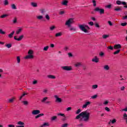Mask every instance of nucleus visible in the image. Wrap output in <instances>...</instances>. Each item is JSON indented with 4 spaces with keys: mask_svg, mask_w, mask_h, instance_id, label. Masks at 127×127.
I'll return each instance as SVG.
<instances>
[{
    "mask_svg": "<svg viewBox=\"0 0 127 127\" xmlns=\"http://www.w3.org/2000/svg\"><path fill=\"white\" fill-rule=\"evenodd\" d=\"M82 112L80 109H78L76 112L75 114L78 115L75 117L76 120H79L80 119V121H83L85 123L89 122L90 120V112L87 111Z\"/></svg>",
    "mask_w": 127,
    "mask_h": 127,
    "instance_id": "nucleus-1",
    "label": "nucleus"
},
{
    "mask_svg": "<svg viewBox=\"0 0 127 127\" xmlns=\"http://www.w3.org/2000/svg\"><path fill=\"white\" fill-rule=\"evenodd\" d=\"M79 28L82 31L85 32V33H88V30L87 29L90 30V28L88 26V25L85 24L79 25Z\"/></svg>",
    "mask_w": 127,
    "mask_h": 127,
    "instance_id": "nucleus-2",
    "label": "nucleus"
},
{
    "mask_svg": "<svg viewBox=\"0 0 127 127\" xmlns=\"http://www.w3.org/2000/svg\"><path fill=\"white\" fill-rule=\"evenodd\" d=\"M34 52L33 50H29L28 52V55L25 57V59H33L34 58Z\"/></svg>",
    "mask_w": 127,
    "mask_h": 127,
    "instance_id": "nucleus-3",
    "label": "nucleus"
},
{
    "mask_svg": "<svg viewBox=\"0 0 127 127\" xmlns=\"http://www.w3.org/2000/svg\"><path fill=\"white\" fill-rule=\"evenodd\" d=\"M73 23L74 18H70L65 22V25H66L67 27H71V24H73Z\"/></svg>",
    "mask_w": 127,
    "mask_h": 127,
    "instance_id": "nucleus-4",
    "label": "nucleus"
},
{
    "mask_svg": "<svg viewBox=\"0 0 127 127\" xmlns=\"http://www.w3.org/2000/svg\"><path fill=\"white\" fill-rule=\"evenodd\" d=\"M95 11L99 12L100 14H104L105 13V9L104 8H100L99 7H97L94 9Z\"/></svg>",
    "mask_w": 127,
    "mask_h": 127,
    "instance_id": "nucleus-5",
    "label": "nucleus"
},
{
    "mask_svg": "<svg viewBox=\"0 0 127 127\" xmlns=\"http://www.w3.org/2000/svg\"><path fill=\"white\" fill-rule=\"evenodd\" d=\"M62 69L64 71H72V66H63L61 67Z\"/></svg>",
    "mask_w": 127,
    "mask_h": 127,
    "instance_id": "nucleus-6",
    "label": "nucleus"
},
{
    "mask_svg": "<svg viewBox=\"0 0 127 127\" xmlns=\"http://www.w3.org/2000/svg\"><path fill=\"white\" fill-rule=\"evenodd\" d=\"M23 37H24V36H23V35L19 36L18 38H17V36H16L14 37V39L15 40H17V41H21V40H22Z\"/></svg>",
    "mask_w": 127,
    "mask_h": 127,
    "instance_id": "nucleus-7",
    "label": "nucleus"
},
{
    "mask_svg": "<svg viewBox=\"0 0 127 127\" xmlns=\"http://www.w3.org/2000/svg\"><path fill=\"white\" fill-rule=\"evenodd\" d=\"M91 105V102L90 101H86L84 103V104L82 106V109H86L88 106Z\"/></svg>",
    "mask_w": 127,
    "mask_h": 127,
    "instance_id": "nucleus-8",
    "label": "nucleus"
},
{
    "mask_svg": "<svg viewBox=\"0 0 127 127\" xmlns=\"http://www.w3.org/2000/svg\"><path fill=\"white\" fill-rule=\"evenodd\" d=\"M54 98L56 99V102L57 103H62V99L58 97V95H55Z\"/></svg>",
    "mask_w": 127,
    "mask_h": 127,
    "instance_id": "nucleus-9",
    "label": "nucleus"
},
{
    "mask_svg": "<svg viewBox=\"0 0 127 127\" xmlns=\"http://www.w3.org/2000/svg\"><path fill=\"white\" fill-rule=\"evenodd\" d=\"M116 3L117 4H118L119 5L122 4H123V5H127V2H125V1H122L121 0H117L116 1Z\"/></svg>",
    "mask_w": 127,
    "mask_h": 127,
    "instance_id": "nucleus-10",
    "label": "nucleus"
},
{
    "mask_svg": "<svg viewBox=\"0 0 127 127\" xmlns=\"http://www.w3.org/2000/svg\"><path fill=\"white\" fill-rule=\"evenodd\" d=\"M114 48L116 50H119V49H121V48H122V45H121V44L115 45Z\"/></svg>",
    "mask_w": 127,
    "mask_h": 127,
    "instance_id": "nucleus-11",
    "label": "nucleus"
},
{
    "mask_svg": "<svg viewBox=\"0 0 127 127\" xmlns=\"http://www.w3.org/2000/svg\"><path fill=\"white\" fill-rule=\"evenodd\" d=\"M40 114V111L39 110H35L32 112V115H39Z\"/></svg>",
    "mask_w": 127,
    "mask_h": 127,
    "instance_id": "nucleus-12",
    "label": "nucleus"
},
{
    "mask_svg": "<svg viewBox=\"0 0 127 127\" xmlns=\"http://www.w3.org/2000/svg\"><path fill=\"white\" fill-rule=\"evenodd\" d=\"M92 62H95V63H98L99 62V59L97 56H95L94 58L92 59Z\"/></svg>",
    "mask_w": 127,
    "mask_h": 127,
    "instance_id": "nucleus-13",
    "label": "nucleus"
},
{
    "mask_svg": "<svg viewBox=\"0 0 127 127\" xmlns=\"http://www.w3.org/2000/svg\"><path fill=\"white\" fill-rule=\"evenodd\" d=\"M62 35H63V33L62 32H58L56 33L55 37H60Z\"/></svg>",
    "mask_w": 127,
    "mask_h": 127,
    "instance_id": "nucleus-14",
    "label": "nucleus"
},
{
    "mask_svg": "<svg viewBox=\"0 0 127 127\" xmlns=\"http://www.w3.org/2000/svg\"><path fill=\"white\" fill-rule=\"evenodd\" d=\"M62 4H63V5H65V6H66V5H68V1L67 0H64L62 2Z\"/></svg>",
    "mask_w": 127,
    "mask_h": 127,
    "instance_id": "nucleus-15",
    "label": "nucleus"
},
{
    "mask_svg": "<svg viewBox=\"0 0 127 127\" xmlns=\"http://www.w3.org/2000/svg\"><path fill=\"white\" fill-rule=\"evenodd\" d=\"M47 78H48L49 79H56V76L53 75H48Z\"/></svg>",
    "mask_w": 127,
    "mask_h": 127,
    "instance_id": "nucleus-16",
    "label": "nucleus"
},
{
    "mask_svg": "<svg viewBox=\"0 0 127 127\" xmlns=\"http://www.w3.org/2000/svg\"><path fill=\"white\" fill-rule=\"evenodd\" d=\"M69 28V30L70 31H76V30H77V29H76V28L74 27H71V26H70V27H68Z\"/></svg>",
    "mask_w": 127,
    "mask_h": 127,
    "instance_id": "nucleus-17",
    "label": "nucleus"
},
{
    "mask_svg": "<svg viewBox=\"0 0 127 127\" xmlns=\"http://www.w3.org/2000/svg\"><path fill=\"white\" fill-rule=\"evenodd\" d=\"M103 68L105 71H109V70H110V66H109L108 65H104Z\"/></svg>",
    "mask_w": 127,
    "mask_h": 127,
    "instance_id": "nucleus-18",
    "label": "nucleus"
},
{
    "mask_svg": "<svg viewBox=\"0 0 127 127\" xmlns=\"http://www.w3.org/2000/svg\"><path fill=\"white\" fill-rule=\"evenodd\" d=\"M49 127V123H45L42 125L40 126V127Z\"/></svg>",
    "mask_w": 127,
    "mask_h": 127,
    "instance_id": "nucleus-19",
    "label": "nucleus"
},
{
    "mask_svg": "<svg viewBox=\"0 0 127 127\" xmlns=\"http://www.w3.org/2000/svg\"><path fill=\"white\" fill-rule=\"evenodd\" d=\"M31 5L33 7H37V3H35L34 2H32L31 3Z\"/></svg>",
    "mask_w": 127,
    "mask_h": 127,
    "instance_id": "nucleus-20",
    "label": "nucleus"
},
{
    "mask_svg": "<svg viewBox=\"0 0 127 127\" xmlns=\"http://www.w3.org/2000/svg\"><path fill=\"white\" fill-rule=\"evenodd\" d=\"M21 31H22V29L21 28L18 29V30L16 31V34H17V35H18V34H19V33H20Z\"/></svg>",
    "mask_w": 127,
    "mask_h": 127,
    "instance_id": "nucleus-21",
    "label": "nucleus"
},
{
    "mask_svg": "<svg viewBox=\"0 0 127 127\" xmlns=\"http://www.w3.org/2000/svg\"><path fill=\"white\" fill-rule=\"evenodd\" d=\"M43 116H44V114L42 113L37 115L35 118V119H38V118H40V117H43Z\"/></svg>",
    "mask_w": 127,
    "mask_h": 127,
    "instance_id": "nucleus-22",
    "label": "nucleus"
},
{
    "mask_svg": "<svg viewBox=\"0 0 127 127\" xmlns=\"http://www.w3.org/2000/svg\"><path fill=\"white\" fill-rule=\"evenodd\" d=\"M11 7L12 9H17V8L16 7V6L15 5V4H11Z\"/></svg>",
    "mask_w": 127,
    "mask_h": 127,
    "instance_id": "nucleus-23",
    "label": "nucleus"
},
{
    "mask_svg": "<svg viewBox=\"0 0 127 127\" xmlns=\"http://www.w3.org/2000/svg\"><path fill=\"white\" fill-rule=\"evenodd\" d=\"M48 99V97H45L41 100V102L42 103H45Z\"/></svg>",
    "mask_w": 127,
    "mask_h": 127,
    "instance_id": "nucleus-24",
    "label": "nucleus"
},
{
    "mask_svg": "<svg viewBox=\"0 0 127 127\" xmlns=\"http://www.w3.org/2000/svg\"><path fill=\"white\" fill-rule=\"evenodd\" d=\"M14 98L13 97L11 99H8V103H13V101H14Z\"/></svg>",
    "mask_w": 127,
    "mask_h": 127,
    "instance_id": "nucleus-25",
    "label": "nucleus"
},
{
    "mask_svg": "<svg viewBox=\"0 0 127 127\" xmlns=\"http://www.w3.org/2000/svg\"><path fill=\"white\" fill-rule=\"evenodd\" d=\"M114 10L115 11H122V8H120V7H116L114 8Z\"/></svg>",
    "mask_w": 127,
    "mask_h": 127,
    "instance_id": "nucleus-26",
    "label": "nucleus"
},
{
    "mask_svg": "<svg viewBox=\"0 0 127 127\" xmlns=\"http://www.w3.org/2000/svg\"><path fill=\"white\" fill-rule=\"evenodd\" d=\"M17 125L19 126H24V123L23 122L19 121L17 122Z\"/></svg>",
    "mask_w": 127,
    "mask_h": 127,
    "instance_id": "nucleus-27",
    "label": "nucleus"
},
{
    "mask_svg": "<svg viewBox=\"0 0 127 127\" xmlns=\"http://www.w3.org/2000/svg\"><path fill=\"white\" fill-rule=\"evenodd\" d=\"M22 103H23L24 106H28V101H23Z\"/></svg>",
    "mask_w": 127,
    "mask_h": 127,
    "instance_id": "nucleus-28",
    "label": "nucleus"
},
{
    "mask_svg": "<svg viewBox=\"0 0 127 127\" xmlns=\"http://www.w3.org/2000/svg\"><path fill=\"white\" fill-rule=\"evenodd\" d=\"M40 11H41L42 14H43L44 13H45V12H46V10H45V9H40Z\"/></svg>",
    "mask_w": 127,
    "mask_h": 127,
    "instance_id": "nucleus-29",
    "label": "nucleus"
},
{
    "mask_svg": "<svg viewBox=\"0 0 127 127\" xmlns=\"http://www.w3.org/2000/svg\"><path fill=\"white\" fill-rule=\"evenodd\" d=\"M27 94H28V93H26L25 92H24L23 94L20 97L19 100H21V99H22V98H23V97H24V96H25Z\"/></svg>",
    "mask_w": 127,
    "mask_h": 127,
    "instance_id": "nucleus-30",
    "label": "nucleus"
},
{
    "mask_svg": "<svg viewBox=\"0 0 127 127\" xmlns=\"http://www.w3.org/2000/svg\"><path fill=\"white\" fill-rule=\"evenodd\" d=\"M120 52H121V50L119 49L117 51H116L114 53V55H116L117 54H119V53H120Z\"/></svg>",
    "mask_w": 127,
    "mask_h": 127,
    "instance_id": "nucleus-31",
    "label": "nucleus"
},
{
    "mask_svg": "<svg viewBox=\"0 0 127 127\" xmlns=\"http://www.w3.org/2000/svg\"><path fill=\"white\" fill-rule=\"evenodd\" d=\"M45 18L47 19V20H50V17L49 16V15H48V14H46Z\"/></svg>",
    "mask_w": 127,
    "mask_h": 127,
    "instance_id": "nucleus-32",
    "label": "nucleus"
},
{
    "mask_svg": "<svg viewBox=\"0 0 127 127\" xmlns=\"http://www.w3.org/2000/svg\"><path fill=\"white\" fill-rule=\"evenodd\" d=\"M5 46L7 48H11L12 45H11V44H7L6 45H5Z\"/></svg>",
    "mask_w": 127,
    "mask_h": 127,
    "instance_id": "nucleus-33",
    "label": "nucleus"
},
{
    "mask_svg": "<svg viewBox=\"0 0 127 127\" xmlns=\"http://www.w3.org/2000/svg\"><path fill=\"white\" fill-rule=\"evenodd\" d=\"M57 115L59 116L64 117V118H65V114H64L58 113Z\"/></svg>",
    "mask_w": 127,
    "mask_h": 127,
    "instance_id": "nucleus-34",
    "label": "nucleus"
},
{
    "mask_svg": "<svg viewBox=\"0 0 127 127\" xmlns=\"http://www.w3.org/2000/svg\"><path fill=\"white\" fill-rule=\"evenodd\" d=\"M109 35H103L102 36V37L103 38V39H107V38H108V37H109Z\"/></svg>",
    "mask_w": 127,
    "mask_h": 127,
    "instance_id": "nucleus-35",
    "label": "nucleus"
},
{
    "mask_svg": "<svg viewBox=\"0 0 127 127\" xmlns=\"http://www.w3.org/2000/svg\"><path fill=\"white\" fill-rule=\"evenodd\" d=\"M17 63L18 64H19L20 63V57H17Z\"/></svg>",
    "mask_w": 127,
    "mask_h": 127,
    "instance_id": "nucleus-36",
    "label": "nucleus"
},
{
    "mask_svg": "<svg viewBox=\"0 0 127 127\" xmlns=\"http://www.w3.org/2000/svg\"><path fill=\"white\" fill-rule=\"evenodd\" d=\"M81 65H82L81 64V63H77L75 64V67H80V66H81Z\"/></svg>",
    "mask_w": 127,
    "mask_h": 127,
    "instance_id": "nucleus-37",
    "label": "nucleus"
},
{
    "mask_svg": "<svg viewBox=\"0 0 127 127\" xmlns=\"http://www.w3.org/2000/svg\"><path fill=\"white\" fill-rule=\"evenodd\" d=\"M37 19H39V20L43 19V16H42V15L38 16H37Z\"/></svg>",
    "mask_w": 127,
    "mask_h": 127,
    "instance_id": "nucleus-38",
    "label": "nucleus"
},
{
    "mask_svg": "<svg viewBox=\"0 0 127 127\" xmlns=\"http://www.w3.org/2000/svg\"><path fill=\"white\" fill-rule=\"evenodd\" d=\"M4 5H8V1L7 0H4Z\"/></svg>",
    "mask_w": 127,
    "mask_h": 127,
    "instance_id": "nucleus-39",
    "label": "nucleus"
},
{
    "mask_svg": "<svg viewBox=\"0 0 127 127\" xmlns=\"http://www.w3.org/2000/svg\"><path fill=\"white\" fill-rule=\"evenodd\" d=\"M57 119V116H53L51 118V121H55Z\"/></svg>",
    "mask_w": 127,
    "mask_h": 127,
    "instance_id": "nucleus-40",
    "label": "nucleus"
},
{
    "mask_svg": "<svg viewBox=\"0 0 127 127\" xmlns=\"http://www.w3.org/2000/svg\"><path fill=\"white\" fill-rule=\"evenodd\" d=\"M94 25L95 26V27H97V28H100V25H99V23H95L94 24Z\"/></svg>",
    "mask_w": 127,
    "mask_h": 127,
    "instance_id": "nucleus-41",
    "label": "nucleus"
},
{
    "mask_svg": "<svg viewBox=\"0 0 127 127\" xmlns=\"http://www.w3.org/2000/svg\"><path fill=\"white\" fill-rule=\"evenodd\" d=\"M92 2L93 3V6H96L97 5V2L95 0H92Z\"/></svg>",
    "mask_w": 127,
    "mask_h": 127,
    "instance_id": "nucleus-42",
    "label": "nucleus"
},
{
    "mask_svg": "<svg viewBox=\"0 0 127 127\" xmlns=\"http://www.w3.org/2000/svg\"><path fill=\"white\" fill-rule=\"evenodd\" d=\"M107 49H109L110 50H114V48L112 46H110L108 47Z\"/></svg>",
    "mask_w": 127,
    "mask_h": 127,
    "instance_id": "nucleus-43",
    "label": "nucleus"
},
{
    "mask_svg": "<svg viewBox=\"0 0 127 127\" xmlns=\"http://www.w3.org/2000/svg\"><path fill=\"white\" fill-rule=\"evenodd\" d=\"M61 127H68V124L65 123V124H63Z\"/></svg>",
    "mask_w": 127,
    "mask_h": 127,
    "instance_id": "nucleus-44",
    "label": "nucleus"
},
{
    "mask_svg": "<svg viewBox=\"0 0 127 127\" xmlns=\"http://www.w3.org/2000/svg\"><path fill=\"white\" fill-rule=\"evenodd\" d=\"M98 88V85L94 84L92 85V89H97Z\"/></svg>",
    "mask_w": 127,
    "mask_h": 127,
    "instance_id": "nucleus-45",
    "label": "nucleus"
},
{
    "mask_svg": "<svg viewBox=\"0 0 127 127\" xmlns=\"http://www.w3.org/2000/svg\"><path fill=\"white\" fill-rule=\"evenodd\" d=\"M0 34H5V32L2 31V29H0Z\"/></svg>",
    "mask_w": 127,
    "mask_h": 127,
    "instance_id": "nucleus-46",
    "label": "nucleus"
},
{
    "mask_svg": "<svg viewBox=\"0 0 127 127\" xmlns=\"http://www.w3.org/2000/svg\"><path fill=\"white\" fill-rule=\"evenodd\" d=\"M48 48H49V46H46L44 48V51H47L48 50Z\"/></svg>",
    "mask_w": 127,
    "mask_h": 127,
    "instance_id": "nucleus-47",
    "label": "nucleus"
},
{
    "mask_svg": "<svg viewBox=\"0 0 127 127\" xmlns=\"http://www.w3.org/2000/svg\"><path fill=\"white\" fill-rule=\"evenodd\" d=\"M16 22H17V19L16 18V17H15L13 20V23H16Z\"/></svg>",
    "mask_w": 127,
    "mask_h": 127,
    "instance_id": "nucleus-48",
    "label": "nucleus"
},
{
    "mask_svg": "<svg viewBox=\"0 0 127 127\" xmlns=\"http://www.w3.org/2000/svg\"><path fill=\"white\" fill-rule=\"evenodd\" d=\"M123 117L124 118V120H127V113H124Z\"/></svg>",
    "mask_w": 127,
    "mask_h": 127,
    "instance_id": "nucleus-49",
    "label": "nucleus"
},
{
    "mask_svg": "<svg viewBox=\"0 0 127 127\" xmlns=\"http://www.w3.org/2000/svg\"><path fill=\"white\" fill-rule=\"evenodd\" d=\"M55 27H56L55 26H52L50 28V29L52 31L54 30L55 29Z\"/></svg>",
    "mask_w": 127,
    "mask_h": 127,
    "instance_id": "nucleus-50",
    "label": "nucleus"
},
{
    "mask_svg": "<svg viewBox=\"0 0 127 127\" xmlns=\"http://www.w3.org/2000/svg\"><path fill=\"white\" fill-rule=\"evenodd\" d=\"M7 16V14H3L0 16L1 18H4Z\"/></svg>",
    "mask_w": 127,
    "mask_h": 127,
    "instance_id": "nucleus-51",
    "label": "nucleus"
},
{
    "mask_svg": "<svg viewBox=\"0 0 127 127\" xmlns=\"http://www.w3.org/2000/svg\"><path fill=\"white\" fill-rule=\"evenodd\" d=\"M110 122H111L112 124H115V123L117 122V120L114 119L113 120H110Z\"/></svg>",
    "mask_w": 127,
    "mask_h": 127,
    "instance_id": "nucleus-52",
    "label": "nucleus"
},
{
    "mask_svg": "<svg viewBox=\"0 0 127 127\" xmlns=\"http://www.w3.org/2000/svg\"><path fill=\"white\" fill-rule=\"evenodd\" d=\"M64 13H65V11H61L59 12V14H60L61 15H63V14H64Z\"/></svg>",
    "mask_w": 127,
    "mask_h": 127,
    "instance_id": "nucleus-53",
    "label": "nucleus"
},
{
    "mask_svg": "<svg viewBox=\"0 0 127 127\" xmlns=\"http://www.w3.org/2000/svg\"><path fill=\"white\" fill-rule=\"evenodd\" d=\"M104 55H105V54L104 53H103L102 52H101L99 54V56H101V57H103V56H104Z\"/></svg>",
    "mask_w": 127,
    "mask_h": 127,
    "instance_id": "nucleus-54",
    "label": "nucleus"
},
{
    "mask_svg": "<svg viewBox=\"0 0 127 127\" xmlns=\"http://www.w3.org/2000/svg\"><path fill=\"white\" fill-rule=\"evenodd\" d=\"M98 97L97 95H94L91 97V99H96Z\"/></svg>",
    "mask_w": 127,
    "mask_h": 127,
    "instance_id": "nucleus-55",
    "label": "nucleus"
},
{
    "mask_svg": "<svg viewBox=\"0 0 127 127\" xmlns=\"http://www.w3.org/2000/svg\"><path fill=\"white\" fill-rule=\"evenodd\" d=\"M88 24H89V25H91V26H93V25H94V22L91 21L88 22Z\"/></svg>",
    "mask_w": 127,
    "mask_h": 127,
    "instance_id": "nucleus-56",
    "label": "nucleus"
},
{
    "mask_svg": "<svg viewBox=\"0 0 127 127\" xmlns=\"http://www.w3.org/2000/svg\"><path fill=\"white\" fill-rule=\"evenodd\" d=\"M37 80H34L33 81V85H36V84H37Z\"/></svg>",
    "mask_w": 127,
    "mask_h": 127,
    "instance_id": "nucleus-57",
    "label": "nucleus"
},
{
    "mask_svg": "<svg viewBox=\"0 0 127 127\" xmlns=\"http://www.w3.org/2000/svg\"><path fill=\"white\" fill-rule=\"evenodd\" d=\"M106 7L107 8H111L112 7V5L111 4H109L106 6Z\"/></svg>",
    "mask_w": 127,
    "mask_h": 127,
    "instance_id": "nucleus-58",
    "label": "nucleus"
},
{
    "mask_svg": "<svg viewBox=\"0 0 127 127\" xmlns=\"http://www.w3.org/2000/svg\"><path fill=\"white\" fill-rule=\"evenodd\" d=\"M13 36V35L12 33H10L8 35V37L9 38H12V37Z\"/></svg>",
    "mask_w": 127,
    "mask_h": 127,
    "instance_id": "nucleus-59",
    "label": "nucleus"
},
{
    "mask_svg": "<svg viewBox=\"0 0 127 127\" xmlns=\"http://www.w3.org/2000/svg\"><path fill=\"white\" fill-rule=\"evenodd\" d=\"M127 22L121 23L122 26H126V25H127Z\"/></svg>",
    "mask_w": 127,
    "mask_h": 127,
    "instance_id": "nucleus-60",
    "label": "nucleus"
},
{
    "mask_svg": "<svg viewBox=\"0 0 127 127\" xmlns=\"http://www.w3.org/2000/svg\"><path fill=\"white\" fill-rule=\"evenodd\" d=\"M105 111H107V112H110L111 110L108 107H105Z\"/></svg>",
    "mask_w": 127,
    "mask_h": 127,
    "instance_id": "nucleus-61",
    "label": "nucleus"
},
{
    "mask_svg": "<svg viewBox=\"0 0 127 127\" xmlns=\"http://www.w3.org/2000/svg\"><path fill=\"white\" fill-rule=\"evenodd\" d=\"M83 70H84V71H86V70H87V66H86L85 65H83Z\"/></svg>",
    "mask_w": 127,
    "mask_h": 127,
    "instance_id": "nucleus-62",
    "label": "nucleus"
},
{
    "mask_svg": "<svg viewBox=\"0 0 127 127\" xmlns=\"http://www.w3.org/2000/svg\"><path fill=\"white\" fill-rule=\"evenodd\" d=\"M48 92V90L47 89H44L43 90V93H44L45 94H47Z\"/></svg>",
    "mask_w": 127,
    "mask_h": 127,
    "instance_id": "nucleus-63",
    "label": "nucleus"
},
{
    "mask_svg": "<svg viewBox=\"0 0 127 127\" xmlns=\"http://www.w3.org/2000/svg\"><path fill=\"white\" fill-rule=\"evenodd\" d=\"M8 127H14V125H8Z\"/></svg>",
    "mask_w": 127,
    "mask_h": 127,
    "instance_id": "nucleus-64",
    "label": "nucleus"
}]
</instances>
